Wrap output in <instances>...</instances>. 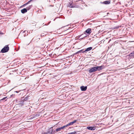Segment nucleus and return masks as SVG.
<instances>
[{
	"label": "nucleus",
	"mask_w": 134,
	"mask_h": 134,
	"mask_svg": "<svg viewBox=\"0 0 134 134\" xmlns=\"http://www.w3.org/2000/svg\"><path fill=\"white\" fill-rule=\"evenodd\" d=\"M32 6V5H30L27 7L26 8H24L21 10V12L22 13L24 14L27 12V10H29Z\"/></svg>",
	"instance_id": "obj_1"
},
{
	"label": "nucleus",
	"mask_w": 134,
	"mask_h": 134,
	"mask_svg": "<svg viewBox=\"0 0 134 134\" xmlns=\"http://www.w3.org/2000/svg\"><path fill=\"white\" fill-rule=\"evenodd\" d=\"M9 50V47L8 45H6L1 50V52L2 53H4L8 52Z\"/></svg>",
	"instance_id": "obj_2"
},
{
	"label": "nucleus",
	"mask_w": 134,
	"mask_h": 134,
	"mask_svg": "<svg viewBox=\"0 0 134 134\" xmlns=\"http://www.w3.org/2000/svg\"><path fill=\"white\" fill-rule=\"evenodd\" d=\"M53 129L52 127L50 128L48 131L46 132H44L42 133L41 134H52L53 133Z\"/></svg>",
	"instance_id": "obj_3"
},
{
	"label": "nucleus",
	"mask_w": 134,
	"mask_h": 134,
	"mask_svg": "<svg viewBox=\"0 0 134 134\" xmlns=\"http://www.w3.org/2000/svg\"><path fill=\"white\" fill-rule=\"evenodd\" d=\"M96 71V66H94L91 68L88 71L90 73H91Z\"/></svg>",
	"instance_id": "obj_4"
},
{
	"label": "nucleus",
	"mask_w": 134,
	"mask_h": 134,
	"mask_svg": "<svg viewBox=\"0 0 134 134\" xmlns=\"http://www.w3.org/2000/svg\"><path fill=\"white\" fill-rule=\"evenodd\" d=\"M66 125H64L63 126L61 127L56 129V130L57 132L59 131L62 130L64 129L65 128L67 127Z\"/></svg>",
	"instance_id": "obj_5"
},
{
	"label": "nucleus",
	"mask_w": 134,
	"mask_h": 134,
	"mask_svg": "<svg viewBox=\"0 0 134 134\" xmlns=\"http://www.w3.org/2000/svg\"><path fill=\"white\" fill-rule=\"evenodd\" d=\"M96 71L97 70L99 71L104 68L103 66H96Z\"/></svg>",
	"instance_id": "obj_6"
},
{
	"label": "nucleus",
	"mask_w": 134,
	"mask_h": 134,
	"mask_svg": "<svg viewBox=\"0 0 134 134\" xmlns=\"http://www.w3.org/2000/svg\"><path fill=\"white\" fill-rule=\"evenodd\" d=\"M91 29L90 28H88L84 32V34H85L86 32L89 35L91 33Z\"/></svg>",
	"instance_id": "obj_7"
},
{
	"label": "nucleus",
	"mask_w": 134,
	"mask_h": 134,
	"mask_svg": "<svg viewBox=\"0 0 134 134\" xmlns=\"http://www.w3.org/2000/svg\"><path fill=\"white\" fill-rule=\"evenodd\" d=\"M77 121L76 120H74L73 121L70 122L69 123L66 125L67 127L71 125H72L74 123L76 122Z\"/></svg>",
	"instance_id": "obj_8"
},
{
	"label": "nucleus",
	"mask_w": 134,
	"mask_h": 134,
	"mask_svg": "<svg viewBox=\"0 0 134 134\" xmlns=\"http://www.w3.org/2000/svg\"><path fill=\"white\" fill-rule=\"evenodd\" d=\"M87 87L82 86L80 87V89L82 91H85L87 89Z\"/></svg>",
	"instance_id": "obj_9"
},
{
	"label": "nucleus",
	"mask_w": 134,
	"mask_h": 134,
	"mask_svg": "<svg viewBox=\"0 0 134 134\" xmlns=\"http://www.w3.org/2000/svg\"><path fill=\"white\" fill-rule=\"evenodd\" d=\"M92 48L91 47L88 48H87L85 51H83L82 53L85 52H88L90 51L92 49Z\"/></svg>",
	"instance_id": "obj_10"
},
{
	"label": "nucleus",
	"mask_w": 134,
	"mask_h": 134,
	"mask_svg": "<svg viewBox=\"0 0 134 134\" xmlns=\"http://www.w3.org/2000/svg\"><path fill=\"white\" fill-rule=\"evenodd\" d=\"M87 129L91 130H94L95 129V127L94 126H88L87 127Z\"/></svg>",
	"instance_id": "obj_11"
},
{
	"label": "nucleus",
	"mask_w": 134,
	"mask_h": 134,
	"mask_svg": "<svg viewBox=\"0 0 134 134\" xmlns=\"http://www.w3.org/2000/svg\"><path fill=\"white\" fill-rule=\"evenodd\" d=\"M110 0H109L108 1H104L103 3H102L104 4H109L110 3Z\"/></svg>",
	"instance_id": "obj_12"
},
{
	"label": "nucleus",
	"mask_w": 134,
	"mask_h": 134,
	"mask_svg": "<svg viewBox=\"0 0 134 134\" xmlns=\"http://www.w3.org/2000/svg\"><path fill=\"white\" fill-rule=\"evenodd\" d=\"M32 1V0H30V1H29L25 3V4H24L23 5H22L21 6V7H24L26 5H27V4L31 2V1Z\"/></svg>",
	"instance_id": "obj_13"
},
{
	"label": "nucleus",
	"mask_w": 134,
	"mask_h": 134,
	"mask_svg": "<svg viewBox=\"0 0 134 134\" xmlns=\"http://www.w3.org/2000/svg\"><path fill=\"white\" fill-rule=\"evenodd\" d=\"M47 32H45V33H42L41 35V37H44L46 36V35H47Z\"/></svg>",
	"instance_id": "obj_14"
},
{
	"label": "nucleus",
	"mask_w": 134,
	"mask_h": 134,
	"mask_svg": "<svg viewBox=\"0 0 134 134\" xmlns=\"http://www.w3.org/2000/svg\"><path fill=\"white\" fill-rule=\"evenodd\" d=\"M129 55L130 56H134V51L130 53L129 54Z\"/></svg>",
	"instance_id": "obj_15"
},
{
	"label": "nucleus",
	"mask_w": 134,
	"mask_h": 134,
	"mask_svg": "<svg viewBox=\"0 0 134 134\" xmlns=\"http://www.w3.org/2000/svg\"><path fill=\"white\" fill-rule=\"evenodd\" d=\"M83 51V50H81L80 51H78L77 52H76V53H75V54H78L79 53H81V52H82L83 51Z\"/></svg>",
	"instance_id": "obj_16"
},
{
	"label": "nucleus",
	"mask_w": 134,
	"mask_h": 134,
	"mask_svg": "<svg viewBox=\"0 0 134 134\" xmlns=\"http://www.w3.org/2000/svg\"><path fill=\"white\" fill-rule=\"evenodd\" d=\"M7 98V97H5L4 98H3V99L0 100V102H2V101L5 99Z\"/></svg>",
	"instance_id": "obj_17"
},
{
	"label": "nucleus",
	"mask_w": 134,
	"mask_h": 134,
	"mask_svg": "<svg viewBox=\"0 0 134 134\" xmlns=\"http://www.w3.org/2000/svg\"><path fill=\"white\" fill-rule=\"evenodd\" d=\"M53 0H47V1L48 2H51L53 1Z\"/></svg>",
	"instance_id": "obj_18"
},
{
	"label": "nucleus",
	"mask_w": 134,
	"mask_h": 134,
	"mask_svg": "<svg viewBox=\"0 0 134 134\" xmlns=\"http://www.w3.org/2000/svg\"><path fill=\"white\" fill-rule=\"evenodd\" d=\"M53 6H54L53 5H49V7H51V6L53 7Z\"/></svg>",
	"instance_id": "obj_19"
},
{
	"label": "nucleus",
	"mask_w": 134,
	"mask_h": 134,
	"mask_svg": "<svg viewBox=\"0 0 134 134\" xmlns=\"http://www.w3.org/2000/svg\"><path fill=\"white\" fill-rule=\"evenodd\" d=\"M86 36H84L83 37V38H81V39H83V38L84 37H86Z\"/></svg>",
	"instance_id": "obj_20"
},
{
	"label": "nucleus",
	"mask_w": 134,
	"mask_h": 134,
	"mask_svg": "<svg viewBox=\"0 0 134 134\" xmlns=\"http://www.w3.org/2000/svg\"><path fill=\"white\" fill-rule=\"evenodd\" d=\"M15 92H16L17 93H18L19 92L18 91H15Z\"/></svg>",
	"instance_id": "obj_21"
},
{
	"label": "nucleus",
	"mask_w": 134,
	"mask_h": 134,
	"mask_svg": "<svg viewBox=\"0 0 134 134\" xmlns=\"http://www.w3.org/2000/svg\"><path fill=\"white\" fill-rule=\"evenodd\" d=\"M69 7H71V5H70L69 6Z\"/></svg>",
	"instance_id": "obj_22"
},
{
	"label": "nucleus",
	"mask_w": 134,
	"mask_h": 134,
	"mask_svg": "<svg viewBox=\"0 0 134 134\" xmlns=\"http://www.w3.org/2000/svg\"><path fill=\"white\" fill-rule=\"evenodd\" d=\"M2 34V32L1 31H0V34Z\"/></svg>",
	"instance_id": "obj_23"
},
{
	"label": "nucleus",
	"mask_w": 134,
	"mask_h": 134,
	"mask_svg": "<svg viewBox=\"0 0 134 134\" xmlns=\"http://www.w3.org/2000/svg\"><path fill=\"white\" fill-rule=\"evenodd\" d=\"M83 34H82V35H81L80 36V37H81V36H82L83 35Z\"/></svg>",
	"instance_id": "obj_24"
},
{
	"label": "nucleus",
	"mask_w": 134,
	"mask_h": 134,
	"mask_svg": "<svg viewBox=\"0 0 134 134\" xmlns=\"http://www.w3.org/2000/svg\"><path fill=\"white\" fill-rule=\"evenodd\" d=\"M26 31H24V32H25Z\"/></svg>",
	"instance_id": "obj_25"
},
{
	"label": "nucleus",
	"mask_w": 134,
	"mask_h": 134,
	"mask_svg": "<svg viewBox=\"0 0 134 134\" xmlns=\"http://www.w3.org/2000/svg\"><path fill=\"white\" fill-rule=\"evenodd\" d=\"M7 100L6 99L5 100H4V101H6Z\"/></svg>",
	"instance_id": "obj_26"
}]
</instances>
